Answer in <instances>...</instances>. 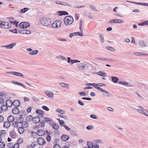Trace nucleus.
<instances>
[{
	"mask_svg": "<svg viewBox=\"0 0 148 148\" xmlns=\"http://www.w3.org/2000/svg\"><path fill=\"white\" fill-rule=\"evenodd\" d=\"M8 73L12 75H14L18 76L23 77V75L21 73H18L16 72H10Z\"/></svg>",
	"mask_w": 148,
	"mask_h": 148,
	"instance_id": "10",
	"label": "nucleus"
},
{
	"mask_svg": "<svg viewBox=\"0 0 148 148\" xmlns=\"http://www.w3.org/2000/svg\"><path fill=\"white\" fill-rule=\"evenodd\" d=\"M107 49L110 51H115V49L113 47H107Z\"/></svg>",
	"mask_w": 148,
	"mask_h": 148,
	"instance_id": "55",
	"label": "nucleus"
},
{
	"mask_svg": "<svg viewBox=\"0 0 148 148\" xmlns=\"http://www.w3.org/2000/svg\"><path fill=\"white\" fill-rule=\"evenodd\" d=\"M42 108L46 111H48L49 110V109L47 106H43L42 107Z\"/></svg>",
	"mask_w": 148,
	"mask_h": 148,
	"instance_id": "50",
	"label": "nucleus"
},
{
	"mask_svg": "<svg viewBox=\"0 0 148 148\" xmlns=\"http://www.w3.org/2000/svg\"><path fill=\"white\" fill-rule=\"evenodd\" d=\"M16 45V43H13L7 45H5V46H3V47H5L7 49H12L13 47L15 46Z\"/></svg>",
	"mask_w": 148,
	"mask_h": 148,
	"instance_id": "11",
	"label": "nucleus"
},
{
	"mask_svg": "<svg viewBox=\"0 0 148 148\" xmlns=\"http://www.w3.org/2000/svg\"><path fill=\"white\" fill-rule=\"evenodd\" d=\"M40 22L43 26H47L51 24V20L49 18H42L40 19Z\"/></svg>",
	"mask_w": 148,
	"mask_h": 148,
	"instance_id": "2",
	"label": "nucleus"
},
{
	"mask_svg": "<svg viewBox=\"0 0 148 148\" xmlns=\"http://www.w3.org/2000/svg\"><path fill=\"white\" fill-rule=\"evenodd\" d=\"M10 122L8 121H5L4 123L3 126L4 127L8 128L10 125Z\"/></svg>",
	"mask_w": 148,
	"mask_h": 148,
	"instance_id": "23",
	"label": "nucleus"
},
{
	"mask_svg": "<svg viewBox=\"0 0 148 148\" xmlns=\"http://www.w3.org/2000/svg\"><path fill=\"white\" fill-rule=\"evenodd\" d=\"M87 85H89V86H93L94 87H95V84L93 83H88L86 84Z\"/></svg>",
	"mask_w": 148,
	"mask_h": 148,
	"instance_id": "61",
	"label": "nucleus"
},
{
	"mask_svg": "<svg viewBox=\"0 0 148 148\" xmlns=\"http://www.w3.org/2000/svg\"><path fill=\"white\" fill-rule=\"evenodd\" d=\"M45 121L46 122H48L51 121V120L50 118H47V117H45L44 118Z\"/></svg>",
	"mask_w": 148,
	"mask_h": 148,
	"instance_id": "57",
	"label": "nucleus"
},
{
	"mask_svg": "<svg viewBox=\"0 0 148 148\" xmlns=\"http://www.w3.org/2000/svg\"><path fill=\"white\" fill-rule=\"evenodd\" d=\"M6 134V132L4 130H1L0 131V135L1 136H4Z\"/></svg>",
	"mask_w": 148,
	"mask_h": 148,
	"instance_id": "35",
	"label": "nucleus"
},
{
	"mask_svg": "<svg viewBox=\"0 0 148 148\" xmlns=\"http://www.w3.org/2000/svg\"><path fill=\"white\" fill-rule=\"evenodd\" d=\"M111 78L112 81L114 83H116L119 80V79L118 78L115 77H111Z\"/></svg>",
	"mask_w": 148,
	"mask_h": 148,
	"instance_id": "32",
	"label": "nucleus"
},
{
	"mask_svg": "<svg viewBox=\"0 0 148 148\" xmlns=\"http://www.w3.org/2000/svg\"><path fill=\"white\" fill-rule=\"evenodd\" d=\"M53 148H61L60 146L58 144H55L53 146Z\"/></svg>",
	"mask_w": 148,
	"mask_h": 148,
	"instance_id": "56",
	"label": "nucleus"
},
{
	"mask_svg": "<svg viewBox=\"0 0 148 148\" xmlns=\"http://www.w3.org/2000/svg\"><path fill=\"white\" fill-rule=\"evenodd\" d=\"M3 117L2 116L0 115V122H3Z\"/></svg>",
	"mask_w": 148,
	"mask_h": 148,
	"instance_id": "60",
	"label": "nucleus"
},
{
	"mask_svg": "<svg viewBox=\"0 0 148 148\" xmlns=\"http://www.w3.org/2000/svg\"><path fill=\"white\" fill-rule=\"evenodd\" d=\"M76 34L77 35L82 36H83V34L82 33H80L79 32H76Z\"/></svg>",
	"mask_w": 148,
	"mask_h": 148,
	"instance_id": "64",
	"label": "nucleus"
},
{
	"mask_svg": "<svg viewBox=\"0 0 148 148\" xmlns=\"http://www.w3.org/2000/svg\"><path fill=\"white\" fill-rule=\"evenodd\" d=\"M59 123L61 126H64V122L62 120H59Z\"/></svg>",
	"mask_w": 148,
	"mask_h": 148,
	"instance_id": "49",
	"label": "nucleus"
},
{
	"mask_svg": "<svg viewBox=\"0 0 148 148\" xmlns=\"http://www.w3.org/2000/svg\"><path fill=\"white\" fill-rule=\"evenodd\" d=\"M38 52V50H36L34 51L31 52H30L29 53V54L30 55H34L36 54Z\"/></svg>",
	"mask_w": 148,
	"mask_h": 148,
	"instance_id": "43",
	"label": "nucleus"
},
{
	"mask_svg": "<svg viewBox=\"0 0 148 148\" xmlns=\"http://www.w3.org/2000/svg\"><path fill=\"white\" fill-rule=\"evenodd\" d=\"M40 119L38 116H36L33 117V121L35 123H37L40 122Z\"/></svg>",
	"mask_w": 148,
	"mask_h": 148,
	"instance_id": "14",
	"label": "nucleus"
},
{
	"mask_svg": "<svg viewBox=\"0 0 148 148\" xmlns=\"http://www.w3.org/2000/svg\"><path fill=\"white\" fill-rule=\"evenodd\" d=\"M80 62V61H78L77 60H71V64H73L75 63H76L77 62Z\"/></svg>",
	"mask_w": 148,
	"mask_h": 148,
	"instance_id": "54",
	"label": "nucleus"
},
{
	"mask_svg": "<svg viewBox=\"0 0 148 148\" xmlns=\"http://www.w3.org/2000/svg\"><path fill=\"white\" fill-rule=\"evenodd\" d=\"M23 121V118L22 117H18L16 119V121L18 123H22Z\"/></svg>",
	"mask_w": 148,
	"mask_h": 148,
	"instance_id": "19",
	"label": "nucleus"
},
{
	"mask_svg": "<svg viewBox=\"0 0 148 148\" xmlns=\"http://www.w3.org/2000/svg\"><path fill=\"white\" fill-rule=\"evenodd\" d=\"M13 105L15 107H18L20 105V102L19 101L15 100L13 102Z\"/></svg>",
	"mask_w": 148,
	"mask_h": 148,
	"instance_id": "17",
	"label": "nucleus"
},
{
	"mask_svg": "<svg viewBox=\"0 0 148 148\" xmlns=\"http://www.w3.org/2000/svg\"><path fill=\"white\" fill-rule=\"evenodd\" d=\"M87 145L89 148H93V144L92 143L88 141L87 143Z\"/></svg>",
	"mask_w": 148,
	"mask_h": 148,
	"instance_id": "33",
	"label": "nucleus"
},
{
	"mask_svg": "<svg viewBox=\"0 0 148 148\" xmlns=\"http://www.w3.org/2000/svg\"><path fill=\"white\" fill-rule=\"evenodd\" d=\"M22 126L23 128H27L28 126V124L26 122H23L22 123Z\"/></svg>",
	"mask_w": 148,
	"mask_h": 148,
	"instance_id": "31",
	"label": "nucleus"
},
{
	"mask_svg": "<svg viewBox=\"0 0 148 148\" xmlns=\"http://www.w3.org/2000/svg\"><path fill=\"white\" fill-rule=\"evenodd\" d=\"M7 146L8 148H13V144L12 143L10 142L8 144Z\"/></svg>",
	"mask_w": 148,
	"mask_h": 148,
	"instance_id": "42",
	"label": "nucleus"
},
{
	"mask_svg": "<svg viewBox=\"0 0 148 148\" xmlns=\"http://www.w3.org/2000/svg\"><path fill=\"white\" fill-rule=\"evenodd\" d=\"M28 10V8H25L21 10V12L22 13H25Z\"/></svg>",
	"mask_w": 148,
	"mask_h": 148,
	"instance_id": "48",
	"label": "nucleus"
},
{
	"mask_svg": "<svg viewBox=\"0 0 148 148\" xmlns=\"http://www.w3.org/2000/svg\"><path fill=\"white\" fill-rule=\"evenodd\" d=\"M18 124L16 121L13 122L12 123V125L14 128H17L18 126Z\"/></svg>",
	"mask_w": 148,
	"mask_h": 148,
	"instance_id": "37",
	"label": "nucleus"
},
{
	"mask_svg": "<svg viewBox=\"0 0 148 148\" xmlns=\"http://www.w3.org/2000/svg\"><path fill=\"white\" fill-rule=\"evenodd\" d=\"M69 138V136L65 134L62 135L61 137L62 140L64 141H66Z\"/></svg>",
	"mask_w": 148,
	"mask_h": 148,
	"instance_id": "13",
	"label": "nucleus"
},
{
	"mask_svg": "<svg viewBox=\"0 0 148 148\" xmlns=\"http://www.w3.org/2000/svg\"><path fill=\"white\" fill-rule=\"evenodd\" d=\"M32 108L31 107H29L27 110V112H30L32 110Z\"/></svg>",
	"mask_w": 148,
	"mask_h": 148,
	"instance_id": "59",
	"label": "nucleus"
},
{
	"mask_svg": "<svg viewBox=\"0 0 148 148\" xmlns=\"http://www.w3.org/2000/svg\"><path fill=\"white\" fill-rule=\"evenodd\" d=\"M1 109L2 110V111H5L8 108V106L6 105H2L1 106Z\"/></svg>",
	"mask_w": 148,
	"mask_h": 148,
	"instance_id": "34",
	"label": "nucleus"
},
{
	"mask_svg": "<svg viewBox=\"0 0 148 148\" xmlns=\"http://www.w3.org/2000/svg\"><path fill=\"white\" fill-rule=\"evenodd\" d=\"M76 32H75L74 33L71 34L69 35V37L70 38H71L74 35H76Z\"/></svg>",
	"mask_w": 148,
	"mask_h": 148,
	"instance_id": "63",
	"label": "nucleus"
},
{
	"mask_svg": "<svg viewBox=\"0 0 148 148\" xmlns=\"http://www.w3.org/2000/svg\"><path fill=\"white\" fill-rule=\"evenodd\" d=\"M56 111L57 112L62 114H63L64 113V110L58 109H57Z\"/></svg>",
	"mask_w": 148,
	"mask_h": 148,
	"instance_id": "47",
	"label": "nucleus"
},
{
	"mask_svg": "<svg viewBox=\"0 0 148 148\" xmlns=\"http://www.w3.org/2000/svg\"><path fill=\"white\" fill-rule=\"evenodd\" d=\"M60 84L62 87H67L69 86L68 84L63 83H60Z\"/></svg>",
	"mask_w": 148,
	"mask_h": 148,
	"instance_id": "39",
	"label": "nucleus"
},
{
	"mask_svg": "<svg viewBox=\"0 0 148 148\" xmlns=\"http://www.w3.org/2000/svg\"><path fill=\"white\" fill-rule=\"evenodd\" d=\"M5 146V144L4 142H0V148H4Z\"/></svg>",
	"mask_w": 148,
	"mask_h": 148,
	"instance_id": "44",
	"label": "nucleus"
},
{
	"mask_svg": "<svg viewBox=\"0 0 148 148\" xmlns=\"http://www.w3.org/2000/svg\"><path fill=\"white\" fill-rule=\"evenodd\" d=\"M79 28L81 32H83V30L82 29V20L81 19L79 23Z\"/></svg>",
	"mask_w": 148,
	"mask_h": 148,
	"instance_id": "29",
	"label": "nucleus"
},
{
	"mask_svg": "<svg viewBox=\"0 0 148 148\" xmlns=\"http://www.w3.org/2000/svg\"><path fill=\"white\" fill-rule=\"evenodd\" d=\"M61 5H64L65 6H71L68 3L65 2H62Z\"/></svg>",
	"mask_w": 148,
	"mask_h": 148,
	"instance_id": "53",
	"label": "nucleus"
},
{
	"mask_svg": "<svg viewBox=\"0 0 148 148\" xmlns=\"http://www.w3.org/2000/svg\"><path fill=\"white\" fill-rule=\"evenodd\" d=\"M139 45L140 46L142 47H144L147 46L143 40H140L139 41Z\"/></svg>",
	"mask_w": 148,
	"mask_h": 148,
	"instance_id": "38",
	"label": "nucleus"
},
{
	"mask_svg": "<svg viewBox=\"0 0 148 148\" xmlns=\"http://www.w3.org/2000/svg\"><path fill=\"white\" fill-rule=\"evenodd\" d=\"M144 110L141 109H137V111L138 112L142 114H143L145 115H146V114L145 113Z\"/></svg>",
	"mask_w": 148,
	"mask_h": 148,
	"instance_id": "41",
	"label": "nucleus"
},
{
	"mask_svg": "<svg viewBox=\"0 0 148 148\" xmlns=\"http://www.w3.org/2000/svg\"><path fill=\"white\" fill-rule=\"evenodd\" d=\"M115 23H121L123 22V21L120 19H115Z\"/></svg>",
	"mask_w": 148,
	"mask_h": 148,
	"instance_id": "46",
	"label": "nucleus"
},
{
	"mask_svg": "<svg viewBox=\"0 0 148 148\" xmlns=\"http://www.w3.org/2000/svg\"><path fill=\"white\" fill-rule=\"evenodd\" d=\"M100 37L101 40V42L103 43L104 42V40L103 37V35L102 34H100Z\"/></svg>",
	"mask_w": 148,
	"mask_h": 148,
	"instance_id": "51",
	"label": "nucleus"
},
{
	"mask_svg": "<svg viewBox=\"0 0 148 148\" xmlns=\"http://www.w3.org/2000/svg\"><path fill=\"white\" fill-rule=\"evenodd\" d=\"M11 25L8 22L0 21V27L1 28L8 29L10 27Z\"/></svg>",
	"mask_w": 148,
	"mask_h": 148,
	"instance_id": "4",
	"label": "nucleus"
},
{
	"mask_svg": "<svg viewBox=\"0 0 148 148\" xmlns=\"http://www.w3.org/2000/svg\"><path fill=\"white\" fill-rule=\"evenodd\" d=\"M36 144L37 143L36 142H33L31 145L28 146L27 148H34V147L36 146Z\"/></svg>",
	"mask_w": 148,
	"mask_h": 148,
	"instance_id": "22",
	"label": "nucleus"
},
{
	"mask_svg": "<svg viewBox=\"0 0 148 148\" xmlns=\"http://www.w3.org/2000/svg\"><path fill=\"white\" fill-rule=\"evenodd\" d=\"M36 112L40 115L42 116L44 114V112L41 110L38 109L36 110Z\"/></svg>",
	"mask_w": 148,
	"mask_h": 148,
	"instance_id": "27",
	"label": "nucleus"
},
{
	"mask_svg": "<svg viewBox=\"0 0 148 148\" xmlns=\"http://www.w3.org/2000/svg\"><path fill=\"white\" fill-rule=\"evenodd\" d=\"M46 132L47 135L46 139L49 142L51 140V135L52 134V132L51 131H48L47 130H46Z\"/></svg>",
	"mask_w": 148,
	"mask_h": 148,
	"instance_id": "6",
	"label": "nucleus"
},
{
	"mask_svg": "<svg viewBox=\"0 0 148 148\" xmlns=\"http://www.w3.org/2000/svg\"><path fill=\"white\" fill-rule=\"evenodd\" d=\"M4 102V99L0 97V104H2Z\"/></svg>",
	"mask_w": 148,
	"mask_h": 148,
	"instance_id": "58",
	"label": "nucleus"
},
{
	"mask_svg": "<svg viewBox=\"0 0 148 148\" xmlns=\"http://www.w3.org/2000/svg\"><path fill=\"white\" fill-rule=\"evenodd\" d=\"M19 143H16L13 145V148H19Z\"/></svg>",
	"mask_w": 148,
	"mask_h": 148,
	"instance_id": "52",
	"label": "nucleus"
},
{
	"mask_svg": "<svg viewBox=\"0 0 148 148\" xmlns=\"http://www.w3.org/2000/svg\"><path fill=\"white\" fill-rule=\"evenodd\" d=\"M62 21L60 20H56L51 24V27L53 28H57L60 27L61 25Z\"/></svg>",
	"mask_w": 148,
	"mask_h": 148,
	"instance_id": "3",
	"label": "nucleus"
},
{
	"mask_svg": "<svg viewBox=\"0 0 148 148\" xmlns=\"http://www.w3.org/2000/svg\"><path fill=\"white\" fill-rule=\"evenodd\" d=\"M33 118L32 116L31 115H29L27 116L26 118V119L27 121H33Z\"/></svg>",
	"mask_w": 148,
	"mask_h": 148,
	"instance_id": "30",
	"label": "nucleus"
},
{
	"mask_svg": "<svg viewBox=\"0 0 148 148\" xmlns=\"http://www.w3.org/2000/svg\"><path fill=\"white\" fill-rule=\"evenodd\" d=\"M58 12L59 13V15L60 16L62 15H65L68 14V13L67 12L65 11H59Z\"/></svg>",
	"mask_w": 148,
	"mask_h": 148,
	"instance_id": "36",
	"label": "nucleus"
},
{
	"mask_svg": "<svg viewBox=\"0 0 148 148\" xmlns=\"http://www.w3.org/2000/svg\"><path fill=\"white\" fill-rule=\"evenodd\" d=\"M12 112L14 114H17L19 112V109L17 107H16L13 109Z\"/></svg>",
	"mask_w": 148,
	"mask_h": 148,
	"instance_id": "18",
	"label": "nucleus"
},
{
	"mask_svg": "<svg viewBox=\"0 0 148 148\" xmlns=\"http://www.w3.org/2000/svg\"><path fill=\"white\" fill-rule=\"evenodd\" d=\"M37 141L40 145H43L45 144V140L43 138L39 137L37 139Z\"/></svg>",
	"mask_w": 148,
	"mask_h": 148,
	"instance_id": "7",
	"label": "nucleus"
},
{
	"mask_svg": "<svg viewBox=\"0 0 148 148\" xmlns=\"http://www.w3.org/2000/svg\"><path fill=\"white\" fill-rule=\"evenodd\" d=\"M10 137L13 139H14L16 137V133L14 131H12L10 133Z\"/></svg>",
	"mask_w": 148,
	"mask_h": 148,
	"instance_id": "12",
	"label": "nucleus"
},
{
	"mask_svg": "<svg viewBox=\"0 0 148 148\" xmlns=\"http://www.w3.org/2000/svg\"><path fill=\"white\" fill-rule=\"evenodd\" d=\"M45 93L49 98H51L53 97V95L51 92L45 91Z\"/></svg>",
	"mask_w": 148,
	"mask_h": 148,
	"instance_id": "25",
	"label": "nucleus"
},
{
	"mask_svg": "<svg viewBox=\"0 0 148 148\" xmlns=\"http://www.w3.org/2000/svg\"><path fill=\"white\" fill-rule=\"evenodd\" d=\"M73 18L71 16H66L64 17V24L66 25H70L73 22Z\"/></svg>",
	"mask_w": 148,
	"mask_h": 148,
	"instance_id": "1",
	"label": "nucleus"
},
{
	"mask_svg": "<svg viewBox=\"0 0 148 148\" xmlns=\"http://www.w3.org/2000/svg\"><path fill=\"white\" fill-rule=\"evenodd\" d=\"M106 86V85L102 83H99L98 84H95V86Z\"/></svg>",
	"mask_w": 148,
	"mask_h": 148,
	"instance_id": "45",
	"label": "nucleus"
},
{
	"mask_svg": "<svg viewBox=\"0 0 148 148\" xmlns=\"http://www.w3.org/2000/svg\"><path fill=\"white\" fill-rule=\"evenodd\" d=\"M134 54L135 55L137 56L142 55H148V54L142 52H136L134 53Z\"/></svg>",
	"mask_w": 148,
	"mask_h": 148,
	"instance_id": "28",
	"label": "nucleus"
},
{
	"mask_svg": "<svg viewBox=\"0 0 148 148\" xmlns=\"http://www.w3.org/2000/svg\"><path fill=\"white\" fill-rule=\"evenodd\" d=\"M93 128V127L92 126L88 125L86 127V128L88 130L92 129Z\"/></svg>",
	"mask_w": 148,
	"mask_h": 148,
	"instance_id": "62",
	"label": "nucleus"
},
{
	"mask_svg": "<svg viewBox=\"0 0 148 148\" xmlns=\"http://www.w3.org/2000/svg\"><path fill=\"white\" fill-rule=\"evenodd\" d=\"M29 24L28 22H21L19 25V26L22 28H26L29 26Z\"/></svg>",
	"mask_w": 148,
	"mask_h": 148,
	"instance_id": "5",
	"label": "nucleus"
},
{
	"mask_svg": "<svg viewBox=\"0 0 148 148\" xmlns=\"http://www.w3.org/2000/svg\"><path fill=\"white\" fill-rule=\"evenodd\" d=\"M23 142V139L22 138H19L17 140V143H19V144H22Z\"/></svg>",
	"mask_w": 148,
	"mask_h": 148,
	"instance_id": "40",
	"label": "nucleus"
},
{
	"mask_svg": "<svg viewBox=\"0 0 148 148\" xmlns=\"http://www.w3.org/2000/svg\"><path fill=\"white\" fill-rule=\"evenodd\" d=\"M95 88H96V89L102 92H103L104 93H106V94H108V91L103 89V88H101V87H98V86H95Z\"/></svg>",
	"mask_w": 148,
	"mask_h": 148,
	"instance_id": "16",
	"label": "nucleus"
},
{
	"mask_svg": "<svg viewBox=\"0 0 148 148\" xmlns=\"http://www.w3.org/2000/svg\"><path fill=\"white\" fill-rule=\"evenodd\" d=\"M5 103L7 106L9 107L12 106L13 105V102H12V101L9 99L7 100L6 101Z\"/></svg>",
	"mask_w": 148,
	"mask_h": 148,
	"instance_id": "15",
	"label": "nucleus"
},
{
	"mask_svg": "<svg viewBox=\"0 0 148 148\" xmlns=\"http://www.w3.org/2000/svg\"><path fill=\"white\" fill-rule=\"evenodd\" d=\"M18 130L19 134H22L24 133V129L23 127H18Z\"/></svg>",
	"mask_w": 148,
	"mask_h": 148,
	"instance_id": "24",
	"label": "nucleus"
},
{
	"mask_svg": "<svg viewBox=\"0 0 148 148\" xmlns=\"http://www.w3.org/2000/svg\"><path fill=\"white\" fill-rule=\"evenodd\" d=\"M97 74L101 76L106 77L107 75L103 71H99L97 73Z\"/></svg>",
	"mask_w": 148,
	"mask_h": 148,
	"instance_id": "20",
	"label": "nucleus"
},
{
	"mask_svg": "<svg viewBox=\"0 0 148 148\" xmlns=\"http://www.w3.org/2000/svg\"><path fill=\"white\" fill-rule=\"evenodd\" d=\"M37 134L39 136H42L45 135V132L43 130L40 129L37 131Z\"/></svg>",
	"mask_w": 148,
	"mask_h": 148,
	"instance_id": "9",
	"label": "nucleus"
},
{
	"mask_svg": "<svg viewBox=\"0 0 148 148\" xmlns=\"http://www.w3.org/2000/svg\"><path fill=\"white\" fill-rule=\"evenodd\" d=\"M52 123L51 125L53 127V129L55 130H58L59 127V125L55 123Z\"/></svg>",
	"mask_w": 148,
	"mask_h": 148,
	"instance_id": "21",
	"label": "nucleus"
},
{
	"mask_svg": "<svg viewBox=\"0 0 148 148\" xmlns=\"http://www.w3.org/2000/svg\"><path fill=\"white\" fill-rule=\"evenodd\" d=\"M87 65V64L84 63H81L77 64V66L78 68L82 70L84 69L85 68Z\"/></svg>",
	"mask_w": 148,
	"mask_h": 148,
	"instance_id": "8",
	"label": "nucleus"
},
{
	"mask_svg": "<svg viewBox=\"0 0 148 148\" xmlns=\"http://www.w3.org/2000/svg\"><path fill=\"white\" fill-rule=\"evenodd\" d=\"M14 116L12 115L9 116L8 118V120L9 121L12 122L14 121Z\"/></svg>",
	"mask_w": 148,
	"mask_h": 148,
	"instance_id": "26",
	"label": "nucleus"
}]
</instances>
